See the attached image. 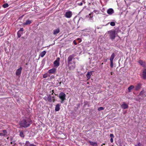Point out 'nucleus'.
I'll return each mask as SVG.
<instances>
[{
	"instance_id": "f257e3e1",
	"label": "nucleus",
	"mask_w": 146,
	"mask_h": 146,
	"mask_svg": "<svg viewBox=\"0 0 146 146\" xmlns=\"http://www.w3.org/2000/svg\"><path fill=\"white\" fill-rule=\"evenodd\" d=\"M32 123V121L30 118H26L21 121L19 125L21 127L26 128L29 127Z\"/></svg>"
},
{
	"instance_id": "f03ea898",
	"label": "nucleus",
	"mask_w": 146,
	"mask_h": 146,
	"mask_svg": "<svg viewBox=\"0 0 146 146\" xmlns=\"http://www.w3.org/2000/svg\"><path fill=\"white\" fill-rule=\"evenodd\" d=\"M116 31L115 30H111L108 32L110 38L112 40L115 39V37Z\"/></svg>"
},
{
	"instance_id": "7ed1b4c3",
	"label": "nucleus",
	"mask_w": 146,
	"mask_h": 146,
	"mask_svg": "<svg viewBox=\"0 0 146 146\" xmlns=\"http://www.w3.org/2000/svg\"><path fill=\"white\" fill-rule=\"evenodd\" d=\"M59 98L61 99V103H62L64 101L66 100V95L63 92H60L58 96Z\"/></svg>"
},
{
	"instance_id": "20e7f679",
	"label": "nucleus",
	"mask_w": 146,
	"mask_h": 146,
	"mask_svg": "<svg viewBox=\"0 0 146 146\" xmlns=\"http://www.w3.org/2000/svg\"><path fill=\"white\" fill-rule=\"evenodd\" d=\"M60 58L58 57L53 63L54 66L55 67H58L60 65Z\"/></svg>"
},
{
	"instance_id": "39448f33",
	"label": "nucleus",
	"mask_w": 146,
	"mask_h": 146,
	"mask_svg": "<svg viewBox=\"0 0 146 146\" xmlns=\"http://www.w3.org/2000/svg\"><path fill=\"white\" fill-rule=\"evenodd\" d=\"M72 14V12L71 11H67L66 12L64 15L67 18H70L71 17Z\"/></svg>"
},
{
	"instance_id": "423d86ee",
	"label": "nucleus",
	"mask_w": 146,
	"mask_h": 146,
	"mask_svg": "<svg viewBox=\"0 0 146 146\" xmlns=\"http://www.w3.org/2000/svg\"><path fill=\"white\" fill-rule=\"evenodd\" d=\"M22 70V67H20L19 68L17 69L16 71V75L17 76H20L21 74Z\"/></svg>"
},
{
	"instance_id": "0eeeda50",
	"label": "nucleus",
	"mask_w": 146,
	"mask_h": 146,
	"mask_svg": "<svg viewBox=\"0 0 146 146\" xmlns=\"http://www.w3.org/2000/svg\"><path fill=\"white\" fill-rule=\"evenodd\" d=\"M141 77L144 80H146V69L143 70Z\"/></svg>"
},
{
	"instance_id": "6e6552de",
	"label": "nucleus",
	"mask_w": 146,
	"mask_h": 146,
	"mask_svg": "<svg viewBox=\"0 0 146 146\" xmlns=\"http://www.w3.org/2000/svg\"><path fill=\"white\" fill-rule=\"evenodd\" d=\"M56 69L55 68H53L48 71V73L49 74H55L56 72Z\"/></svg>"
},
{
	"instance_id": "1a4fd4ad",
	"label": "nucleus",
	"mask_w": 146,
	"mask_h": 146,
	"mask_svg": "<svg viewBox=\"0 0 146 146\" xmlns=\"http://www.w3.org/2000/svg\"><path fill=\"white\" fill-rule=\"evenodd\" d=\"M74 57V54L70 55L67 59V62L68 64H70V62L71 61Z\"/></svg>"
},
{
	"instance_id": "9d476101",
	"label": "nucleus",
	"mask_w": 146,
	"mask_h": 146,
	"mask_svg": "<svg viewBox=\"0 0 146 146\" xmlns=\"http://www.w3.org/2000/svg\"><path fill=\"white\" fill-rule=\"evenodd\" d=\"M142 85V84L141 83H139L137 84L135 87V90L136 91H138L141 88Z\"/></svg>"
},
{
	"instance_id": "9b49d317",
	"label": "nucleus",
	"mask_w": 146,
	"mask_h": 146,
	"mask_svg": "<svg viewBox=\"0 0 146 146\" xmlns=\"http://www.w3.org/2000/svg\"><path fill=\"white\" fill-rule=\"evenodd\" d=\"M107 13L109 15H111L114 13L113 10L112 8H110L107 11Z\"/></svg>"
},
{
	"instance_id": "f8f14e48",
	"label": "nucleus",
	"mask_w": 146,
	"mask_h": 146,
	"mask_svg": "<svg viewBox=\"0 0 146 146\" xmlns=\"http://www.w3.org/2000/svg\"><path fill=\"white\" fill-rule=\"evenodd\" d=\"M92 72L93 71H90V72H88L87 73L86 75V76L88 78L87 80H88L89 79H90L91 76L92 74Z\"/></svg>"
},
{
	"instance_id": "ddd939ff",
	"label": "nucleus",
	"mask_w": 146,
	"mask_h": 146,
	"mask_svg": "<svg viewBox=\"0 0 146 146\" xmlns=\"http://www.w3.org/2000/svg\"><path fill=\"white\" fill-rule=\"evenodd\" d=\"M3 133H0V136H5L6 135H7V131L5 130H3L2 131Z\"/></svg>"
},
{
	"instance_id": "4468645a",
	"label": "nucleus",
	"mask_w": 146,
	"mask_h": 146,
	"mask_svg": "<svg viewBox=\"0 0 146 146\" xmlns=\"http://www.w3.org/2000/svg\"><path fill=\"white\" fill-rule=\"evenodd\" d=\"M88 142L90 143V144L92 146H98V145L96 142H94L90 140H89Z\"/></svg>"
},
{
	"instance_id": "2eb2a0df",
	"label": "nucleus",
	"mask_w": 146,
	"mask_h": 146,
	"mask_svg": "<svg viewBox=\"0 0 146 146\" xmlns=\"http://www.w3.org/2000/svg\"><path fill=\"white\" fill-rule=\"evenodd\" d=\"M32 22V20H27L25 23H23V25H29L31 24Z\"/></svg>"
},
{
	"instance_id": "dca6fc26",
	"label": "nucleus",
	"mask_w": 146,
	"mask_h": 146,
	"mask_svg": "<svg viewBox=\"0 0 146 146\" xmlns=\"http://www.w3.org/2000/svg\"><path fill=\"white\" fill-rule=\"evenodd\" d=\"M61 105L60 104H57L55 107V111H58L60 110V106Z\"/></svg>"
},
{
	"instance_id": "f3484780",
	"label": "nucleus",
	"mask_w": 146,
	"mask_h": 146,
	"mask_svg": "<svg viewBox=\"0 0 146 146\" xmlns=\"http://www.w3.org/2000/svg\"><path fill=\"white\" fill-rule=\"evenodd\" d=\"M135 88V87L133 85L130 86L128 88L129 92H130L131 91V90Z\"/></svg>"
},
{
	"instance_id": "a211bd4d",
	"label": "nucleus",
	"mask_w": 146,
	"mask_h": 146,
	"mask_svg": "<svg viewBox=\"0 0 146 146\" xmlns=\"http://www.w3.org/2000/svg\"><path fill=\"white\" fill-rule=\"evenodd\" d=\"M121 107L123 109H125L128 108V106L127 104H125V103L124 102L121 105Z\"/></svg>"
},
{
	"instance_id": "6ab92c4d",
	"label": "nucleus",
	"mask_w": 146,
	"mask_h": 146,
	"mask_svg": "<svg viewBox=\"0 0 146 146\" xmlns=\"http://www.w3.org/2000/svg\"><path fill=\"white\" fill-rule=\"evenodd\" d=\"M60 31V30L59 28L55 29L54 31L53 34L55 35L58 34L59 33Z\"/></svg>"
},
{
	"instance_id": "aec40b11",
	"label": "nucleus",
	"mask_w": 146,
	"mask_h": 146,
	"mask_svg": "<svg viewBox=\"0 0 146 146\" xmlns=\"http://www.w3.org/2000/svg\"><path fill=\"white\" fill-rule=\"evenodd\" d=\"M115 55L114 53H113L111 55V56L110 58V61H113V59L115 57Z\"/></svg>"
},
{
	"instance_id": "412c9836",
	"label": "nucleus",
	"mask_w": 146,
	"mask_h": 146,
	"mask_svg": "<svg viewBox=\"0 0 146 146\" xmlns=\"http://www.w3.org/2000/svg\"><path fill=\"white\" fill-rule=\"evenodd\" d=\"M46 52L45 51H44L40 54V56L41 57H43L46 54Z\"/></svg>"
},
{
	"instance_id": "4be33fe9",
	"label": "nucleus",
	"mask_w": 146,
	"mask_h": 146,
	"mask_svg": "<svg viewBox=\"0 0 146 146\" xmlns=\"http://www.w3.org/2000/svg\"><path fill=\"white\" fill-rule=\"evenodd\" d=\"M47 100L49 102H52V101L51 99V95L50 94L48 95V98H47Z\"/></svg>"
},
{
	"instance_id": "5701e85b",
	"label": "nucleus",
	"mask_w": 146,
	"mask_h": 146,
	"mask_svg": "<svg viewBox=\"0 0 146 146\" xmlns=\"http://www.w3.org/2000/svg\"><path fill=\"white\" fill-rule=\"evenodd\" d=\"M138 63L141 66H144L145 65V62H143V61L141 60H139L138 61Z\"/></svg>"
},
{
	"instance_id": "b1692460",
	"label": "nucleus",
	"mask_w": 146,
	"mask_h": 146,
	"mask_svg": "<svg viewBox=\"0 0 146 146\" xmlns=\"http://www.w3.org/2000/svg\"><path fill=\"white\" fill-rule=\"evenodd\" d=\"M19 135L21 137H25V135L24 134L23 131H20Z\"/></svg>"
},
{
	"instance_id": "393cba45",
	"label": "nucleus",
	"mask_w": 146,
	"mask_h": 146,
	"mask_svg": "<svg viewBox=\"0 0 146 146\" xmlns=\"http://www.w3.org/2000/svg\"><path fill=\"white\" fill-rule=\"evenodd\" d=\"M48 76L50 77V75L47 73H46L44 74L43 76V78H46Z\"/></svg>"
},
{
	"instance_id": "a878e982",
	"label": "nucleus",
	"mask_w": 146,
	"mask_h": 146,
	"mask_svg": "<svg viewBox=\"0 0 146 146\" xmlns=\"http://www.w3.org/2000/svg\"><path fill=\"white\" fill-rule=\"evenodd\" d=\"M9 6V5L7 3H5L4 4L2 5V7L4 8H6Z\"/></svg>"
},
{
	"instance_id": "bb28decb",
	"label": "nucleus",
	"mask_w": 146,
	"mask_h": 146,
	"mask_svg": "<svg viewBox=\"0 0 146 146\" xmlns=\"http://www.w3.org/2000/svg\"><path fill=\"white\" fill-rule=\"evenodd\" d=\"M144 93V90H142L141 91V92H140V93L139 94V95L140 96H143V95Z\"/></svg>"
},
{
	"instance_id": "cd10ccee",
	"label": "nucleus",
	"mask_w": 146,
	"mask_h": 146,
	"mask_svg": "<svg viewBox=\"0 0 146 146\" xmlns=\"http://www.w3.org/2000/svg\"><path fill=\"white\" fill-rule=\"evenodd\" d=\"M29 142V141H26L25 143V145L26 146H29L30 144Z\"/></svg>"
},
{
	"instance_id": "c85d7f7f",
	"label": "nucleus",
	"mask_w": 146,
	"mask_h": 146,
	"mask_svg": "<svg viewBox=\"0 0 146 146\" xmlns=\"http://www.w3.org/2000/svg\"><path fill=\"white\" fill-rule=\"evenodd\" d=\"M110 25L112 26H114L115 25V23L114 22H111L110 23Z\"/></svg>"
},
{
	"instance_id": "c756f323",
	"label": "nucleus",
	"mask_w": 146,
	"mask_h": 146,
	"mask_svg": "<svg viewBox=\"0 0 146 146\" xmlns=\"http://www.w3.org/2000/svg\"><path fill=\"white\" fill-rule=\"evenodd\" d=\"M17 36L19 38L21 37V33L20 31H18L17 33Z\"/></svg>"
},
{
	"instance_id": "7c9ffc66",
	"label": "nucleus",
	"mask_w": 146,
	"mask_h": 146,
	"mask_svg": "<svg viewBox=\"0 0 146 146\" xmlns=\"http://www.w3.org/2000/svg\"><path fill=\"white\" fill-rule=\"evenodd\" d=\"M51 99L52 100V101L53 102H54L55 101V98L54 97V96H52V97H51Z\"/></svg>"
},
{
	"instance_id": "2f4dec72",
	"label": "nucleus",
	"mask_w": 146,
	"mask_h": 146,
	"mask_svg": "<svg viewBox=\"0 0 146 146\" xmlns=\"http://www.w3.org/2000/svg\"><path fill=\"white\" fill-rule=\"evenodd\" d=\"M104 109V108L103 107H100L98 108V110L99 111H100L102 110H103Z\"/></svg>"
},
{
	"instance_id": "473e14b6",
	"label": "nucleus",
	"mask_w": 146,
	"mask_h": 146,
	"mask_svg": "<svg viewBox=\"0 0 146 146\" xmlns=\"http://www.w3.org/2000/svg\"><path fill=\"white\" fill-rule=\"evenodd\" d=\"M89 15L90 16V18H92L93 17V13H91L89 14Z\"/></svg>"
},
{
	"instance_id": "72a5a7b5",
	"label": "nucleus",
	"mask_w": 146,
	"mask_h": 146,
	"mask_svg": "<svg viewBox=\"0 0 146 146\" xmlns=\"http://www.w3.org/2000/svg\"><path fill=\"white\" fill-rule=\"evenodd\" d=\"M110 66L111 68H112L113 66V61H110Z\"/></svg>"
},
{
	"instance_id": "f704fd0d",
	"label": "nucleus",
	"mask_w": 146,
	"mask_h": 146,
	"mask_svg": "<svg viewBox=\"0 0 146 146\" xmlns=\"http://www.w3.org/2000/svg\"><path fill=\"white\" fill-rule=\"evenodd\" d=\"M50 93H51V95H53V94L54 93V90H51V91H50Z\"/></svg>"
},
{
	"instance_id": "c9c22d12",
	"label": "nucleus",
	"mask_w": 146,
	"mask_h": 146,
	"mask_svg": "<svg viewBox=\"0 0 146 146\" xmlns=\"http://www.w3.org/2000/svg\"><path fill=\"white\" fill-rule=\"evenodd\" d=\"M110 137L111 138H114V136L113 133L110 134Z\"/></svg>"
},
{
	"instance_id": "e433bc0d",
	"label": "nucleus",
	"mask_w": 146,
	"mask_h": 146,
	"mask_svg": "<svg viewBox=\"0 0 146 146\" xmlns=\"http://www.w3.org/2000/svg\"><path fill=\"white\" fill-rule=\"evenodd\" d=\"M24 31V29L23 28H21L20 30L19 31H20V32L21 31Z\"/></svg>"
},
{
	"instance_id": "4c0bfd02",
	"label": "nucleus",
	"mask_w": 146,
	"mask_h": 146,
	"mask_svg": "<svg viewBox=\"0 0 146 146\" xmlns=\"http://www.w3.org/2000/svg\"><path fill=\"white\" fill-rule=\"evenodd\" d=\"M113 138H110V142L111 143H113Z\"/></svg>"
},
{
	"instance_id": "58836bf2",
	"label": "nucleus",
	"mask_w": 146,
	"mask_h": 146,
	"mask_svg": "<svg viewBox=\"0 0 146 146\" xmlns=\"http://www.w3.org/2000/svg\"><path fill=\"white\" fill-rule=\"evenodd\" d=\"M29 146H36V145L33 144H30V145H29Z\"/></svg>"
},
{
	"instance_id": "ea45409f",
	"label": "nucleus",
	"mask_w": 146,
	"mask_h": 146,
	"mask_svg": "<svg viewBox=\"0 0 146 146\" xmlns=\"http://www.w3.org/2000/svg\"><path fill=\"white\" fill-rule=\"evenodd\" d=\"M73 43L75 45H76L77 44V43L75 40L73 41Z\"/></svg>"
},
{
	"instance_id": "a19ab883",
	"label": "nucleus",
	"mask_w": 146,
	"mask_h": 146,
	"mask_svg": "<svg viewBox=\"0 0 146 146\" xmlns=\"http://www.w3.org/2000/svg\"><path fill=\"white\" fill-rule=\"evenodd\" d=\"M78 5H80V6H82V5H83V3L82 2H80V3H78Z\"/></svg>"
},
{
	"instance_id": "79ce46f5",
	"label": "nucleus",
	"mask_w": 146,
	"mask_h": 146,
	"mask_svg": "<svg viewBox=\"0 0 146 146\" xmlns=\"http://www.w3.org/2000/svg\"><path fill=\"white\" fill-rule=\"evenodd\" d=\"M137 145L138 146H141V144L140 143H139Z\"/></svg>"
},
{
	"instance_id": "37998d69",
	"label": "nucleus",
	"mask_w": 146,
	"mask_h": 146,
	"mask_svg": "<svg viewBox=\"0 0 146 146\" xmlns=\"http://www.w3.org/2000/svg\"><path fill=\"white\" fill-rule=\"evenodd\" d=\"M3 34H0V36H3Z\"/></svg>"
},
{
	"instance_id": "c03bdc74",
	"label": "nucleus",
	"mask_w": 146,
	"mask_h": 146,
	"mask_svg": "<svg viewBox=\"0 0 146 146\" xmlns=\"http://www.w3.org/2000/svg\"><path fill=\"white\" fill-rule=\"evenodd\" d=\"M76 18H74V21L75 20V19H76Z\"/></svg>"
},
{
	"instance_id": "a18cd8bd",
	"label": "nucleus",
	"mask_w": 146,
	"mask_h": 146,
	"mask_svg": "<svg viewBox=\"0 0 146 146\" xmlns=\"http://www.w3.org/2000/svg\"><path fill=\"white\" fill-rule=\"evenodd\" d=\"M103 145H105V143H103V144H102Z\"/></svg>"
},
{
	"instance_id": "49530a36",
	"label": "nucleus",
	"mask_w": 146,
	"mask_h": 146,
	"mask_svg": "<svg viewBox=\"0 0 146 146\" xmlns=\"http://www.w3.org/2000/svg\"><path fill=\"white\" fill-rule=\"evenodd\" d=\"M2 31H1V30H0V33H2Z\"/></svg>"
},
{
	"instance_id": "de8ad7c7",
	"label": "nucleus",
	"mask_w": 146,
	"mask_h": 146,
	"mask_svg": "<svg viewBox=\"0 0 146 146\" xmlns=\"http://www.w3.org/2000/svg\"><path fill=\"white\" fill-rule=\"evenodd\" d=\"M16 145V143H15L14 144V146H15Z\"/></svg>"
},
{
	"instance_id": "09e8293b",
	"label": "nucleus",
	"mask_w": 146,
	"mask_h": 146,
	"mask_svg": "<svg viewBox=\"0 0 146 146\" xmlns=\"http://www.w3.org/2000/svg\"><path fill=\"white\" fill-rule=\"evenodd\" d=\"M59 84H60V85L61 84V82H60Z\"/></svg>"
},
{
	"instance_id": "8fccbe9b",
	"label": "nucleus",
	"mask_w": 146,
	"mask_h": 146,
	"mask_svg": "<svg viewBox=\"0 0 146 146\" xmlns=\"http://www.w3.org/2000/svg\"><path fill=\"white\" fill-rule=\"evenodd\" d=\"M111 75H112V72H111Z\"/></svg>"
},
{
	"instance_id": "3c124183",
	"label": "nucleus",
	"mask_w": 146,
	"mask_h": 146,
	"mask_svg": "<svg viewBox=\"0 0 146 146\" xmlns=\"http://www.w3.org/2000/svg\"><path fill=\"white\" fill-rule=\"evenodd\" d=\"M11 144H12V142H11Z\"/></svg>"
},
{
	"instance_id": "603ef678",
	"label": "nucleus",
	"mask_w": 146,
	"mask_h": 146,
	"mask_svg": "<svg viewBox=\"0 0 146 146\" xmlns=\"http://www.w3.org/2000/svg\"><path fill=\"white\" fill-rule=\"evenodd\" d=\"M54 94L55 95H57L56 94H55V93H54Z\"/></svg>"
},
{
	"instance_id": "864d4df0",
	"label": "nucleus",
	"mask_w": 146,
	"mask_h": 146,
	"mask_svg": "<svg viewBox=\"0 0 146 146\" xmlns=\"http://www.w3.org/2000/svg\"><path fill=\"white\" fill-rule=\"evenodd\" d=\"M9 138V137H8L7 138V139H8Z\"/></svg>"
},
{
	"instance_id": "5fc2aeb1",
	"label": "nucleus",
	"mask_w": 146,
	"mask_h": 146,
	"mask_svg": "<svg viewBox=\"0 0 146 146\" xmlns=\"http://www.w3.org/2000/svg\"><path fill=\"white\" fill-rule=\"evenodd\" d=\"M135 146H138L137 145H135Z\"/></svg>"
},
{
	"instance_id": "6e6d98bb",
	"label": "nucleus",
	"mask_w": 146,
	"mask_h": 146,
	"mask_svg": "<svg viewBox=\"0 0 146 146\" xmlns=\"http://www.w3.org/2000/svg\"><path fill=\"white\" fill-rule=\"evenodd\" d=\"M102 145H101V146H102Z\"/></svg>"
}]
</instances>
